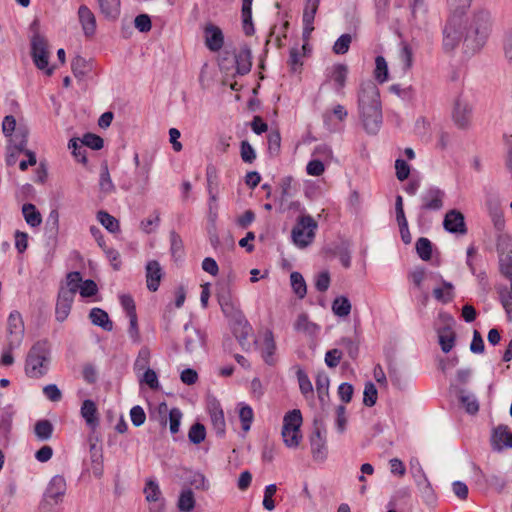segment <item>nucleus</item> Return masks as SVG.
I'll use <instances>...</instances> for the list:
<instances>
[{
	"instance_id": "1",
	"label": "nucleus",
	"mask_w": 512,
	"mask_h": 512,
	"mask_svg": "<svg viewBox=\"0 0 512 512\" xmlns=\"http://www.w3.org/2000/svg\"><path fill=\"white\" fill-rule=\"evenodd\" d=\"M358 111L364 130L369 135H376L382 125L383 115L380 92L372 81L361 84L358 92Z\"/></svg>"
},
{
	"instance_id": "2",
	"label": "nucleus",
	"mask_w": 512,
	"mask_h": 512,
	"mask_svg": "<svg viewBox=\"0 0 512 512\" xmlns=\"http://www.w3.org/2000/svg\"><path fill=\"white\" fill-rule=\"evenodd\" d=\"M492 17L488 10H475L470 17L463 16V41L464 46L475 53L486 44L492 31Z\"/></svg>"
},
{
	"instance_id": "3",
	"label": "nucleus",
	"mask_w": 512,
	"mask_h": 512,
	"mask_svg": "<svg viewBox=\"0 0 512 512\" xmlns=\"http://www.w3.org/2000/svg\"><path fill=\"white\" fill-rule=\"evenodd\" d=\"M472 0H447L450 15L443 28V49L446 52L453 51L463 37V15L470 7Z\"/></svg>"
},
{
	"instance_id": "4",
	"label": "nucleus",
	"mask_w": 512,
	"mask_h": 512,
	"mask_svg": "<svg viewBox=\"0 0 512 512\" xmlns=\"http://www.w3.org/2000/svg\"><path fill=\"white\" fill-rule=\"evenodd\" d=\"M49 363V344L48 341L42 340L36 342L28 352L25 372L30 378H41L48 371Z\"/></svg>"
},
{
	"instance_id": "5",
	"label": "nucleus",
	"mask_w": 512,
	"mask_h": 512,
	"mask_svg": "<svg viewBox=\"0 0 512 512\" xmlns=\"http://www.w3.org/2000/svg\"><path fill=\"white\" fill-rule=\"evenodd\" d=\"M317 228L318 224L312 216H299L291 232L293 242L300 248L309 246L314 241Z\"/></svg>"
},
{
	"instance_id": "6",
	"label": "nucleus",
	"mask_w": 512,
	"mask_h": 512,
	"mask_svg": "<svg viewBox=\"0 0 512 512\" xmlns=\"http://www.w3.org/2000/svg\"><path fill=\"white\" fill-rule=\"evenodd\" d=\"M302 424V414L300 410L294 409L285 414L283 418L282 437L285 445L295 448L299 445L302 435L300 426Z\"/></svg>"
},
{
	"instance_id": "7",
	"label": "nucleus",
	"mask_w": 512,
	"mask_h": 512,
	"mask_svg": "<svg viewBox=\"0 0 512 512\" xmlns=\"http://www.w3.org/2000/svg\"><path fill=\"white\" fill-rule=\"evenodd\" d=\"M8 341L10 349L20 346L24 336V323L18 311H12L8 317Z\"/></svg>"
},
{
	"instance_id": "8",
	"label": "nucleus",
	"mask_w": 512,
	"mask_h": 512,
	"mask_svg": "<svg viewBox=\"0 0 512 512\" xmlns=\"http://www.w3.org/2000/svg\"><path fill=\"white\" fill-rule=\"evenodd\" d=\"M452 119L454 124L460 129H467L472 120V107L468 101L458 97L455 100Z\"/></svg>"
},
{
	"instance_id": "9",
	"label": "nucleus",
	"mask_w": 512,
	"mask_h": 512,
	"mask_svg": "<svg viewBox=\"0 0 512 512\" xmlns=\"http://www.w3.org/2000/svg\"><path fill=\"white\" fill-rule=\"evenodd\" d=\"M32 57L36 67L40 70L46 69V74L51 75L53 68H48L49 53L47 43L40 37H35L32 41Z\"/></svg>"
},
{
	"instance_id": "10",
	"label": "nucleus",
	"mask_w": 512,
	"mask_h": 512,
	"mask_svg": "<svg viewBox=\"0 0 512 512\" xmlns=\"http://www.w3.org/2000/svg\"><path fill=\"white\" fill-rule=\"evenodd\" d=\"M66 492V481L60 475L54 476L44 494V503L50 506L57 505L62 501Z\"/></svg>"
},
{
	"instance_id": "11",
	"label": "nucleus",
	"mask_w": 512,
	"mask_h": 512,
	"mask_svg": "<svg viewBox=\"0 0 512 512\" xmlns=\"http://www.w3.org/2000/svg\"><path fill=\"white\" fill-rule=\"evenodd\" d=\"M445 192L438 187H430L421 195L422 211H438L443 208Z\"/></svg>"
},
{
	"instance_id": "12",
	"label": "nucleus",
	"mask_w": 512,
	"mask_h": 512,
	"mask_svg": "<svg viewBox=\"0 0 512 512\" xmlns=\"http://www.w3.org/2000/svg\"><path fill=\"white\" fill-rule=\"evenodd\" d=\"M443 226L449 233L461 235H465L467 233L464 215L457 209L449 210L446 213Z\"/></svg>"
},
{
	"instance_id": "13",
	"label": "nucleus",
	"mask_w": 512,
	"mask_h": 512,
	"mask_svg": "<svg viewBox=\"0 0 512 512\" xmlns=\"http://www.w3.org/2000/svg\"><path fill=\"white\" fill-rule=\"evenodd\" d=\"M252 326L249 324L242 312H237L233 316L232 332L242 348L248 343V338L252 333Z\"/></svg>"
},
{
	"instance_id": "14",
	"label": "nucleus",
	"mask_w": 512,
	"mask_h": 512,
	"mask_svg": "<svg viewBox=\"0 0 512 512\" xmlns=\"http://www.w3.org/2000/svg\"><path fill=\"white\" fill-rule=\"evenodd\" d=\"M184 345L185 350L188 353H193L205 344V335L191 324H185L184 326Z\"/></svg>"
},
{
	"instance_id": "15",
	"label": "nucleus",
	"mask_w": 512,
	"mask_h": 512,
	"mask_svg": "<svg viewBox=\"0 0 512 512\" xmlns=\"http://www.w3.org/2000/svg\"><path fill=\"white\" fill-rule=\"evenodd\" d=\"M204 37L206 47L212 52L219 51L224 45L222 30L212 23H208L204 27Z\"/></svg>"
},
{
	"instance_id": "16",
	"label": "nucleus",
	"mask_w": 512,
	"mask_h": 512,
	"mask_svg": "<svg viewBox=\"0 0 512 512\" xmlns=\"http://www.w3.org/2000/svg\"><path fill=\"white\" fill-rule=\"evenodd\" d=\"M74 298L75 297L72 296L71 291L59 290L55 307V317L57 321L63 322L67 319L71 311Z\"/></svg>"
},
{
	"instance_id": "17",
	"label": "nucleus",
	"mask_w": 512,
	"mask_h": 512,
	"mask_svg": "<svg viewBox=\"0 0 512 512\" xmlns=\"http://www.w3.org/2000/svg\"><path fill=\"white\" fill-rule=\"evenodd\" d=\"M321 0H306L303 10V36L308 38L314 30V19Z\"/></svg>"
},
{
	"instance_id": "18",
	"label": "nucleus",
	"mask_w": 512,
	"mask_h": 512,
	"mask_svg": "<svg viewBox=\"0 0 512 512\" xmlns=\"http://www.w3.org/2000/svg\"><path fill=\"white\" fill-rule=\"evenodd\" d=\"M162 276V268L159 262L156 260L149 261L146 265V283L150 291L158 290Z\"/></svg>"
},
{
	"instance_id": "19",
	"label": "nucleus",
	"mask_w": 512,
	"mask_h": 512,
	"mask_svg": "<svg viewBox=\"0 0 512 512\" xmlns=\"http://www.w3.org/2000/svg\"><path fill=\"white\" fill-rule=\"evenodd\" d=\"M80 414L92 430L99 425L98 409L93 400L86 399L82 402Z\"/></svg>"
},
{
	"instance_id": "20",
	"label": "nucleus",
	"mask_w": 512,
	"mask_h": 512,
	"mask_svg": "<svg viewBox=\"0 0 512 512\" xmlns=\"http://www.w3.org/2000/svg\"><path fill=\"white\" fill-rule=\"evenodd\" d=\"M78 15L85 36H93L96 31V19L92 11L87 6L81 5L78 10Z\"/></svg>"
},
{
	"instance_id": "21",
	"label": "nucleus",
	"mask_w": 512,
	"mask_h": 512,
	"mask_svg": "<svg viewBox=\"0 0 512 512\" xmlns=\"http://www.w3.org/2000/svg\"><path fill=\"white\" fill-rule=\"evenodd\" d=\"M209 413L211 422L213 425V428L216 432V434L220 437H222L225 434V418H224V412L222 408L220 407L219 403H213L209 407Z\"/></svg>"
},
{
	"instance_id": "22",
	"label": "nucleus",
	"mask_w": 512,
	"mask_h": 512,
	"mask_svg": "<svg viewBox=\"0 0 512 512\" xmlns=\"http://www.w3.org/2000/svg\"><path fill=\"white\" fill-rule=\"evenodd\" d=\"M441 287L433 289V297L442 304H448L453 301L455 297L454 285L451 282L444 280L441 277Z\"/></svg>"
},
{
	"instance_id": "23",
	"label": "nucleus",
	"mask_w": 512,
	"mask_h": 512,
	"mask_svg": "<svg viewBox=\"0 0 512 512\" xmlns=\"http://www.w3.org/2000/svg\"><path fill=\"white\" fill-rule=\"evenodd\" d=\"M251 50L245 46L235 56L236 70L239 75H246L250 72L252 61Z\"/></svg>"
},
{
	"instance_id": "24",
	"label": "nucleus",
	"mask_w": 512,
	"mask_h": 512,
	"mask_svg": "<svg viewBox=\"0 0 512 512\" xmlns=\"http://www.w3.org/2000/svg\"><path fill=\"white\" fill-rule=\"evenodd\" d=\"M275 351L276 344L274 341L273 333L271 331H266L264 335V343L261 350V355L264 362L268 365H274L275 363Z\"/></svg>"
},
{
	"instance_id": "25",
	"label": "nucleus",
	"mask_w": 512,
	"mask_h": 512,
	"mask_svg": "<svg viewBox=\"0 0 512 512\" xmlns=\"http://www.w3.org/2000/svg\"><path fill=\"white\" fill-rule=\"evenodd\" d=\"M92 324L101 327L105 331H112L113 323L106 311L101 308H92L89 313Z\"/></svg>"
},
{
	"instance_id": "26",
	"label": "nucleus",
	"mask_w": 512,
	"mask_h": 512,
	"mask_svg": "<svg viewBox=\"0 0 512 512\" xmlns=\"http://www.w3.org/2000/svg\"><path fill=\"white\" fill-rule=\"evenodd\" d=\"M438 338L441 349L444 353L450 352L456 340V334L450 326H445L438 330Z\"/></svg>"
},
{
	"instance_id": "27",
	"label": "nucleus",
	"mask_w": 512,
	"mask_h": 512,
	"mask_svg": "<svg viewBox=\"0 0 512 512\" xmlns=\"http://www.w3.org/2000/svg\"><path fill=\"white\" fill-rule=\"evenodd\" d=\"M100 12L108 20H115L120 14V0H97Z\"/></svg>"
},
{
	"instance_id": "28",
	"label": "nucleus",
	"mask_w": 512,
	"mask_h": 512,
	"mask_svg": "<svg viewBox=\"0 0 512 512\" xmlns=\"http://www.w3.org/2000/svg\"><path fill=\"white\" fill-rule=\"evenodd\" d=\"M252 2L253 0H242V23L243 30L247 36L254 33V26L252 23Z\"/></svg>"
},
{
	"instance_id": "29",
	"label": "nucleus",
	"mask_w": 512,
	"mask_h": 512,
	"mask_svg": "<svg viewBox=\"0 0 512 512\" xmlns=\"http://www.w3.org/2000/svg\"><path fill=\"white\" fill-rule=\"evenodd\" d=\"M22 214L31 227H38L42 223V216L32 203H26L22 206Z\"/></svg>"
},
{
	"instance_id": "30",
	"label": "nucleus",
	"mask_w": 512,
	"mask_h": 512,
	"mask_svg": "<svg viewBox=\"0 0 512 512\" xmlns=\"http://www.w3.org/2000/svg\"><path fill=\"white\" fill-rule=\"evenodd\" d=\"M348 68L344 64H336L332 68L331 79L336 85V91L340 92L346 84Z\"/></svg>"
},
{
	"instance_id": "31",
	"label": "nucleus",
	"mask_w": 512,
	"mask_h": 512,
	"mask_svg": "<svg viewBox=\"0 0 512 512\" xmlns=\"http://www.w3.org/2000/svg\"><path fill=\"white\" fill-rule=\"evenodd\" d=\"M492 440L499 448L501 446L512 447V433L506 426H498L494 430Z\"/></svg>"
},
{
	"instance_id": "32",
	"label": "nucleus",
	"mask_w": 512,
	"mask_h": 512,
	"mask_svg": "<svg viewBox=\"0 0 512 512\" xmlns=\"http://www.w3.org/2000/svg\"><path fill=\"white\" fill-rule=\"evenodd\" d=\"M82 275L78 271L69 272L66 276V285L61 286L59 290L61 291H71L72 296L75 297L78 290H80L82 284Z\"/></svg>"
},
{
	"instance_id": "33",
	"label": "nucleus",
	"mask_w": 512,
	"mask_h": 512,
	"mask_svg": "<svg viewBox=\"0 0 512 512\" xmlns=\"http://www.w3.org/2000/svg\"><path fill=\"white\" fill-rule=\"evenodd\" d=\"M177 507L181 512H191L195 507V497L191 489H184L178 499Z\"/></svg>"
},
{
	"instance_id": "34",
	"label": "nucleus",
	"mask_w": 512,
	"mask_h": 512,
	"mask_svg": "<svg viewBox=\"0 0 512 512\" xmlns=\"http://www.w3.org/2000/svg\"><path fill=\"white\" fill-rule=\"evenodd\" d=\"M332 311L338 317H346L351 312V302L345 296H338L332 303Z\"/></svg>"
},
{
	"instance_id": "35",
	"label": "nucleus",
	"mask_w": 512,
	"mask_h": 512,
	"mask_svg": "<svg viewBox=\"0 0 512 512\" xmlns=\"http://www.w3.org/2000/svg\"><path fill=\"white\" fill-rule=\"evenodd\" d=\"M399 57H400L401 62L403 63V69L405 71L410 70L413 66V58H414V49L411 46V44H409L406 41L401 42Z\"/></svg>"
},
{
	"instance_id": "36",
	"label": "nucleus",
	"mask_w": 512,
	"mask_h": 512,
	"mask_svg": "<svg viewBox=\"0 0 512 512\" xmlns=\"http://www.w3.org/2000/svg\"><path fill=\"white\" fill-rule=\"evenodd\" d=\"M71 69L76 78H83L91 70V65L82 56H76L71 62Z\"/></svg>"
},
{
	"instance_id": "37",
	"label": "nucleus",
	"mask_w": 512,
	"mask_h": 512,
	"mask_svg": "<svg viewBox=\"0 0 512 512\" xmlns=\"http://www.w3.org/2000/svg\"><path fill=\"white\" fill-rule=\"evenodd\" d=\"M291 286L294 293L300 298L303 299L307 293L306 282L299 272H292L290 275Z\"/></svg>"
},
{
	"instance_id": "38",
	"label": "nucleus",
	"mask_w": 512,
	"mask_h": 512,
	"mask_svg": "<svg viewBox=\"0 0 512 512\" xmlns=\"http://www.w3.org/2000/svg\"><path fill=\"white\" fill-rule=\"evenodd\" d=\"M389 72L388 65L385 58L381 55L375 58L374 77L380 83H385L388 80Z\"/></svg>"
},
{
	"instance_id": "39",
	"label": "nucleus",
	"mask_w": 512,
	"mask_h": 512,
	"mask_svg": "<svg viewBox=\"0 0 512 512\" xmlns=\"http://www.w3.org/2000/svg\"><path fill=\"white\" fill-rule=\"evenodd\" d=\"M218 302L223 313L227 316H235L237 312H241L235 307L231 295L227 293L218 294Z\"/></svg>"
},
{
	"instance_id": "40",
	"label": "nucleus",
	"mask_w": 512,
	"mask_h": 512,
	"mask_svg": "<svg viewBox=\"0 0 512 512\" xmlns=\"http://www.w3.org/2000/svg\"><path fill=\"white\" fill-rule=\"evenodd\" d=\"M97 220L111 233H115L120 229L118 220L106 211H99L97 213Z\"/></svg>"
},
{
	"instance_id": "41",
	"label": "nucleus",
	"mask_w": 512,
	"mask_h": 512,
	"mask_svg": "<svg viewBox=\"0 0 512 512\" xmlns=\"http://www.w3.org/2000/svg\"><path fill=\"white\" fill-rule=\"evenodd\" d=\"M416 252L423 261H429L432 257V243L428 238L420 237L416 241Z\"/></svg>"
},
{
	"instance_id": "42",
	"label": "nucleus",
	"mask_w": 512,
	"mask_h": 512,
	"mask_svg": "<svg viewBox=\"0 0 512 512\" xmlns=\"http://www.w3.org/2000/svg\"><path fill=\"white\" fill-rule=\"evenodd\" d=\"M499 301L501 302L503 308L505 309L508 315L512 314V292L509 291L508 286L506 285H498L496 287Z\"/></svg>"
},
{
	"instance_id": "43",
	"label": "nucleus",
	"mask_w": 512,
	"mask_h": 512,
	"mask_svg": "<svg viewBox=\"0 0 512 512\" xmlns=\"http://www.w3.org/2000/svg\"><path fill=\"white\" fill-rule=\"evenodd\" d=\"M150 357H151V354H150V350L148 349V347H142L139 350L137 358L134 362V366H133L134 371L135 372L146 371L147 368H149Z\"/></svg>"
},
{
	"instance_id": "44",
	"label": "nucleus",
	"mask_w": 512,
	"mask_h": 512,
	"mask_svg": "<svg viewBox=\"0 0 512 512\" xmlns=\"http://www.w3.org/2000/svg\"><path fill=\"white\" fill-rule=\"evenodd\" d=\"M35 435L40 440H48L53 433V425L49 420H39L34 426Z\"/></svg>"
},
{
	"instance_id": "45",
	"label": "nucleus",
	"mask_w": 512,
	"mask_h": 512,
	"mask_svg": "<svg viewBox=\"0 0 512 512\" xmlns=\"http://www.w3.org/2000/svg\"><path fill=\"white\" fill-rule=\"evenodd\" d=\"M28 134L29 131L24 126H20L15 130L12 142L14 143L15 149L19 152L25 150L28 143Z\"/></svg>"
},
{
	"instance_id": "46",
	"label": "nucleus",
	"mask_w": 512,
	"mask_h": 512,
	"mask_svg": "<svg viewBox=\"0 0 512 512\" xmlns=\"http://www.w3.org/2000/svg\"><path fill=\"white\" fill-rule=\"evenodd\" d=\"M170 251L172 257L176 260L182 258L184 254V245L183 241L178 233L175 231L170 232Z\"/></svg>"
},
{
	"instance_id": "47",
	"label": "nucleus",
	"mask_w": 512,
	"mask_h": 512,
	"mask_svg": "<svg viewBox=\"0 0 512 512\" xmlns=\"http://www.w3.org/2000/svg\"><path fill=\"white\" fill-rule=\"evenodd\" d=\"M68 148L71 150L73 156L78 162L83 164L87 162L86 149L84 148L82 141L79 142V139L73 138L69 141Z\"/></svg>"
},
{
	"instance_id": "48",
	"label": "nucleus",
	"mask_w": 512,
	"mask_h": 512,
	"mask_svg": "<svg viewBox=\"0 0 512 512\" xmlns=\"http://www.w3.org/2000/svg\"><path fill=\"white\" fill-rule=\"evenodd\" d=\"M313 459L324 461L327 456L326 440H310Z\"/></svg>"
},
{
	"instance_id": "49",
	"label": "nucleus",
	"mask_w": 512,
	"mask_h": 512,
	"mask_svg": "<svg viewBox=\"0 0 512 512\" xmlns=\"http://www.w3.org/2000/svg\"><path fill=\"white\" fill-rule=\"evenodd\" d=\"M316 389L318 393V398L321 402L325 400V397H328V389H329V378L325 373H319L316 377Z\"/></svg>"
},
{
	"instance_id": "50",
	"label": "nucleus",
	"mask_w": 512,
	"mask_h": 512,
	"mask_svg": "<svg viewBox=\"0 0 512 512\" xmlns=\"http://www.w3.org/2000/svg\"><path fill=\"white\" fill-rule=\"evenodd\" d=\"M99 186H100L101 191H103L105 193H110V192L114 191V189H115L114 184L110 177V173H109L107 164H104L101 167Z\"/></svg>"
},
{
	"instance_id": "51",
	"label": "nucleus",
	"mask_w": 512,
	"mask_h": 512,
	"mask_svg": "<svg viewBox=\"0 0 512 512\" xmlns=\"http://www.w3.org/2000/svg\"><path fill=\"white\" fill-rule=\"evenodd\" d=\"M352 37L350 34H342L333 45V52L337 55L346 54L350 48Z\"/></svg>"
},
{
	"instance_id": "52",
	"label": "nucleus",
	"mask_w": 512,
	"mask_h": 512,
	"mask_svg": "<svg viewBox=\"0 0 512 512\" xmlns=\"http://www.w3.org/2000/svg\"><path fill=\"white\" fill-rule=\"evenodd\" d=\"M144 494L148 502H156L159 500L161 491L159 485L154 480H148L144 488Z\"/></svg>"
},
{
	"instance_id": "53",
	"label": "nucleus",
	"mask_w": 512,
	"mask_h": 512,
	"mask_svg": "<svg viewBox=\"0 0 512 512\" xmlns=\"http://www.w3.org/2000/svg\"><path fill=\"white\" fill-rule=\"evenodd\" d=\"M378 392L375 385L372 382H367L364 387L363 403L368 407H372L376 404Z\"/></svg>"
},
{
	"instance_id": "54",
	"label": "nucleus",
	"mask_w": 512,
	"mask_h": 512,
	"mask_svg": "<svg viewBox=\"0 0 512 512\" xmlns=\"http://www.w3.org/2000/svg\"><path fill=\"white\" fill-rule=\"evenodd\" d=\"M205 436H206V431H205L204 425H202L200 423H195L194 425L191 426V428L189 430L188 437L192 443H194V444L201 443L202 441H204Z\"/></svg>"
},
{
	"instance_id": "55",
	"label": "nucleus",
	"mask_w": 512,
	"mask_h": 512,
	"mask_svg": "<svg viewBox=\"0 0 512 512\" xmlns=\"http://www.w3.org/2000/svg\"><path fill=\"white\" fill-rule=\"evenodd\" d=\"M253 410L249 405L241 406L239 410V418L242 423V429L244 431H248L251 427V423L253 421Z\"/></svg>"
},
{
	"instance_id": "56",
	"label": "nucleus",
	"mask_w": 512,
	"mask_h": 512,
	"mask_svg": "<svg viewBox=\"0 0 512 512\" xmlns=\"http://www.w3.org/2000/svg\"><path fill=\"white\" fill-rule=\"evenodd\" d=\"M281 147V135L278 130L270 131L268 134V151L272 155H278Z\"/></svg>"
},
{
	"instance_id": "57",
	"label": "nucleus",
	"mask_w": 512,
	"mask_h": 512,
	"mask_svg": "<svg viewBox=\"0 0 512 512\" xmlns=\"http://www.w3.org/2000/svg\"><path fill=\"white\" fill-rule=\"evenodd\" d=\"M140 383L146 384L152 390H158L160 388L158 376L151 368H147V370L144 371V374L140 379Z\"/></svg>"
},
{
	"instance_id": "58",
	"label": "nucleus",
	"mask_w": 512,
	"mask_h": 512,
	"mask_svg": "<svg viewBox=\"0 0 512 512\" xmlns=\"http://www.w3.org/2000/svg\"><path fill=\"white\" fill-rule=\"evenodd\" d=\"M335 116L339 121H344L348 115L347 110L341 104L336 105L332 111H325L323 113V121L328 123L331 121V117Z\"/></svg>"
},
{
	"instance_id": "59",
	"label": "nucleus",
	"mask_w": 512,
	"mask_h": 512,
	"mask_svg": "<svg viewBox=\"0 0 512 512\" xmlns=\"http://www.w3.org/2000/svg\"><path fill=\"white\" fill-rule=\"evenodd\" d=\"M416 483H417V487L419 488V490L421 491V493L423 494V496L426 499L430 500L433 498L434 491H433L432 485L424 472H422L420 479H418L416 481Z\"/></svg>"
},
{
	"instance_id": "60",
	"label": "nucleus",
	"mask_w": 512,
	"mask_h": 512,
	"mask_svg": "<svg viewBox=\"0 0 512 512\" xmlns=\"http://www.w3.org/2000/svg\"><path fill=\"white\" fill-rule=\"evenodd\" d=\"M333 254L339 258L344 268H349L351 266V253L347 246L341 245L335 247Z\"/></svg>"
},
{
	"instance_id": "61",
	"label": "nucleus",
	"mask_w": 512,
	"mask_h": 512,
	"mask_svg": "<svg viewBox=\"0 0 512 512\" xmlns=\"http://www.w3.org/2000/svg\"><path fill=\"white\" fill-rule=\"evenodd\" d=\"M297 378L301 393L305 396H307L308 394H312L313 386L308 375L304 371L298 370Z\"/></svg>"
},
{
	"instance_id": "62",
	"label": "nucleus",
	"mask_w": 512,
	"mask_h": 512,
	"mask_svg": "<svg viewBox=\"0 0 512 512\" xmlns=\"http://www.w3.org/2000/svg\"><path fill=\"white\" fill-rule=\"evenodd\" d=\"M288 65L290 67L291 72H301L303 63L300 59V53L298 48L294 47L290 49Z\"/></svg>"
},
{
	"instance_id": "63",
	"label": "nucleus",
	"mask_w": 512,
	"mask_h": 512,
	"mask_svg": "<svg viewBox=\"0 0 512 512\" xmlns=\"http://www.w3.org/2000/svg\"><path fill=\"white\" fill-rule=\"evenodd\" d=\"M82 144L93 150H100L103 147V139L93 133H86L83 136Z\"/></svg>"
},
{
	"instance_id": "64",
	"label": "nucleus",
	"mask_w": 512,
	"mask_h": 512,
	"mask_svg": "<svg viewBox=\"0 0 512 512\" xmlns=\"http://www.w3.org/2000/svg\"><path fill=\"white\" fill-rule=\"evenodd\" d=\"M240 155L245 163H252L256 159L255 150L247 140L241 142Z\"/></svg>"
}]
</instances>
